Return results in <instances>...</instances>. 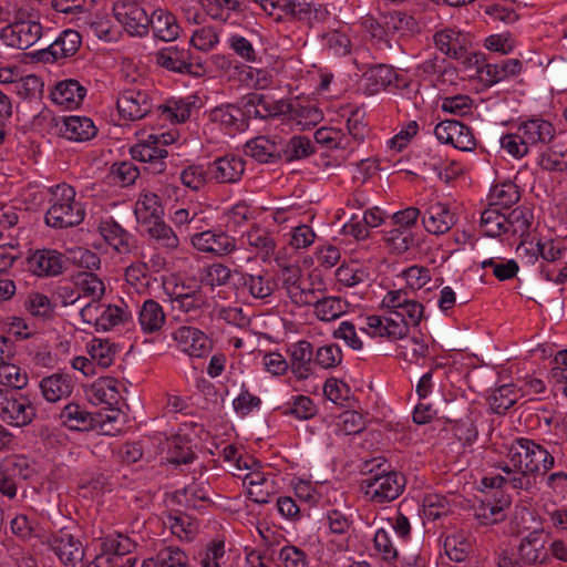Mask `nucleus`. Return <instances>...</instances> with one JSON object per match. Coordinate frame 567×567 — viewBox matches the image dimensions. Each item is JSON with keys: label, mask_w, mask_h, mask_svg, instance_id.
Returning a JSON list of instances; mask_svg holds the SVG:
<instances>
[{"label": "nucleus", "mask_w": 567, "mask_h": 567, "mask_svg": "<svg viewBox=\"0 0 567 567\" xmlns=\"http://www.w3.org/2000/svg\"><path fill=\"white\" fill-rule=\"evenodd\" d=\"M563 456V443L548 441L543 445L528 437H517L506 447V458L495 464L499 472L484 476L482 485L530 493L538 476L551 471Z\"/></svg>", "instance_id": "f257e3e1"}, {"label": "nucleus", "mask_w": 567, "mask_h": 567, "mask_svg": "<svg viewBox=\"0 0 567 567\" xmlns=\"http://www.w3.org/2000/svg\"><path fill=\"white\" fill-rule=\"evenodd\" d=\"M384 316L372 315L365 318L360 331L372 338L389 341L404 340L411 328L420 326L424 318V306L411 297L406 289L390 290L381 301Z\"/></svg>", "instance_id": "f03ea898"}, {"label": "nucleus", "mask_w": 567, "mask_h": 567, "mask_svg": "<svg viewBox=\"0 0 567 567\" xmlns=\"http://www.w3.org/2000/svg\"><path fill=\"white\" fill-rule=\"evenodd\" d=\"M534 220L533 212L525 206L514 208L507 215L489 206L481 214L480 227L487 237H503L504 241L514 244L529 234Z\"/></svg>", "instance_id": "7ed1b4c3"}, {"label": "nucleus", "mask_w": 567, "mask_h": 567, "mask_svg": "<svg viewBox=\"0 0 567 567\" xmlns=\"http://www.w3.org/2000/svg\"><path fill=\"white\" fill-rule=\"evenodd\" d=\"M49 208L44 215L47 226L54 229H66L80 225L85 218L83 204L76 200V190L66 183L48 188Z\"/></svg>", "instance_id": "20e7f679"}, {"label": "nucleus", "mask_w": 567, "mask_h": 567, "mask_svg": "<svg viewBox=\"0 0 567 567\" xmlns=\"http://www.w3.org/2000/svg\"><path fill=\"white\" fill-rule=\"evenodd\" d=\"M43 27L37 14L24 7L14 10L12 21L2 28L0 38L8 47L27 50L39 42Z\"/></svg>", "instance_id": "39448f33"}, {"label": "nucleus", "mask_w": 567, "mask_h": 567, "mask_svg": "<svg viewBox=\"0 0 567 567\" xmlns=\"http://www.w3.org/2000/svg\"><path fill=\"white\" fill-rule=\"evenodd\" d=\"M435 48L450 59L463 61L467 64H480L484 61L481 52H471L473 35L456 27H445L433 35Z\"/></svg>", "instance_id": "423d86ee"}, {"label": "nucleus", "mask_w": 567, "mask_h": 567, "mask_svg": "<svg viewBox=\"0 0 567 567\" xmlns=\"http://www.w3.org/2000/svg\"><path fill=\"white\" fill-rule=\"evenodd\" d=\"M405 486L403 475L381 468L378 465L377 471L372 468L365 478L361 482V489L365 497L374 504H384L398 498Z\"/></svg>", "instance_id": "0eeeda50"}, {"label": "nucleus", "mask_w": 567, "mask_h": 567, "mask_svg": "<svg viewBox=\"0 0 567 567\" xmlns=\"http://www.w3.org/2000/svg\"><path fill=\"white\" fill-rule=\"evenodd\" d=\"M35 408L30 400L8 389H0V420L9 425L22 427L32 422Z\"/></svg>", "instance_id": "6e6552de"}, {"label": "nucleus", "mask_w": 567, "mask_h": 567, "mask_svg": "<svg viewBox=\"0 0 567 567\" xmlns=\"http://www.w3.org/2000/svg\"><path fill=\"white\" fill-rule=\"evenodd\" d=\"M153 106L152 92L137 86L121 91L116 101L120 116L132 122L144 118L152 111Z\"/></svg>", "instance_id": "1a4fd4ad"}, {"label": "nucleus", "mask_w": 567, "mask_h": 567, "mask_svg": "<svg viewBox=\"0 0 567 567\" xmlns=\"http://www.w3.org/2000/svg\"><path fill=\"white\" fill-rule=\"evenodd\" d=\"M422 223L425 230L433 235L446 234L455 224L456 215L447 203L429 198L422 205Z\"/></svg>", "instance_id": "9d476101"}, {"label": "nucleus", "mask_w": 567, "mask_h": 567, "mask_svg": "<svg viewBox=\"0 0 567 567\" xmlns=\"http://www.w3.org/2000/svg\"><path fill=\"white\" fill-rule=\"evenodd\" d=\"M433 132L440 143L450 144L461 152L476 150L477 142L473 130L460 121H442L435 125Z\"/></svg>", "instance_id": "9b49d317"}, {"label": "nucleus", "mask_w": 567, "mask_h": 567, "mask_svg": "<svg viewBox=\"0 0 567 567\" xmlns=\"http://www.w3.org/2000/svg\"><path fill=\"white\" fill-rule=\"evenodd\" d=\"M364 92L368 95L378 94L381 91L394 92L406 86L402 76L388 64L370 66L363 74Z\"/></svg>", "instance_id": "f8f14e48"}, {"label": "nucleus", "mask_w": 567, "mask_h": 567, "mask_svg": "<svg viewBox=\"0 0 567 567\" xmlns=\"http://www.w3.org/2000/svg\"><path fill=\"white\" fill-rule=\"evenodd\" d=\"M113 12L128 34L142 38L148 33L151 17L135 2L116 1Z\"/></svg>", "instance_id": "ddd939ff"}, {"label": "nucleus", "mask_w": 567, "mask_h": 567, "mask_svg": "<svg viewBox=\"0 0 567 567\" xmlns=\"http://www.w3.org/2000/svg\"><path fill=\"white\" fill-rule=\"evenodd\" d=\"M172 305L178 311V318L187 322H197L207 312L209 305L207 297L200 289L188 292L174 293Z\"/></svg>", "instance_id": "4468645a"}, {"label": "nucleus", "mask_w": 567, "mask_h": 567, "mask_svg": "<svg viewBox=\"0 0 567 567\" xmlns=\"http://www.w3.org/2000/svg\"><path fill=\"white\" fill-rule=\"evenodd\" d=\"M192 246L206 254L227 256L236 250V240L225 231L204 230L190 236Z\"/></svg>", "instance_id": "2eb2a0df"}, {"label": "nucleus", "mask_w": 567, "mask_h": 567, "mask_svg": "<svg viewBox=\"0 0 567 567\" xmlns=\"http://www.w3.org/2000/svg\"><path fill=\"white\" fill-rule=\"evenodd\" d=\"M210 181L217 184H236L241 181L246 162L234 154H227L208 163Z\"/></svg>", "instance_id": "dca6fc26"}, {"label": "nucleus", "mask_w": 567, "mask_h": 567, "mask_svg": "<svg viewBox=\"0 0 567 567\" xmlns=\"http://www.w3.org/2000/svg\"><path fill=\"white\" fill-rule=\"evenodd\" d=\"M172 338L181 351L193 358L205 357L212 348L208 337L195 327L182 326L172 333Z\"/></svg>", "instance_id": "f3484780"}, {"label": "nucleus", "mask_w": 567, "mask_h": 567, "mask_svg": "<svg viewBox=\"0 0 567 567\" xmlns=\"http://www.w3.org/2000/svg\"><path fill=\"white\" fill-rule=\"evenodd\" d=\"M66 260L60 251L44 248L35 250L28 258V266L38 277H55L65 269Z\"/></svg>", "instance_id": "a211bd4d"}, {"label": "nucleus", "mask_w": 567, "mask_h": 567, "mask_svg": "<svg viewBox=\"0 0 567 567\" xmlns=\"http://www.w3.org/2000/svg\"><path fill=\"white\" fill-rule=\"evenodd\" d=\"M208 118L229 135L245 132L248 128L245 111L234 103H226L212 109Z\"/></svg>", "instance_id": "6ab92c4d"}, {"label": "nucleus", "mask_w": 567, "mask_h": 567, "mask_svg": "<svg viewBox=\"0 0 567 567\" xmlns=\"http://www.w3.org/2000/svg\"><path fill=\"white\" fill-rule=\"evenodd\" d=\"M82 44L81 34L73 29L63 30L45 49L40 51L44 62H56L73 56Z\"/></svg>", "instance_id": "aec40b11"}, {"label": "nucleus", "mask_w": 567, "mask_h": 567, "mask_svg": "<svg viewBox=\"0 0 567 567\" xmlns=\"http://www.w3.org/2000/svg\"><path fill=\"white\" fill-rule=\"evenodd\" d=\"M477 65V74L487 86L518 76L523 72V62L518 59H506L498 63Z\"/></svg>", "instance_id": "412c9836"}, {"label": "nucleus", "mask_w": 567, "mask_h": 567, "mask_svg": "<svg viewBox=\"0 0 567 567\" xmlns=\"http://www.w3.org/2000/svg\"><path fill=\"white\" fill-rule=\"evenodd\" d=\"M241 241L264 262L271 259L277 247L274 234L258 225H255L245 231L241 236Z\"/></svg>", "instance_id": "4be33fe9"}, {"label": "nucleus", "mask_w": 567, "mask_h": 567, "mask_svg": "<svg viewBox=\"0 0 567 567\" xmlns=\"http://www.w3.org/2000/svg\"><path fill=\"white\" fill-rule=\"evenodd\" d=\"M133 159L147 164L146 169L152 174H161L166 169L165 158L168 155L166 148L151 143V136L130 148Z\"/></svg>", "instance_id": "5701e85b"}, {"label": "nucleus", "mask_w": 567, "mask_h": 567, "mask_svg": "<svg viewBox=\"0 0 567 567\" xmlns=\"http://www.w3.org/2000/svg\"><path fill=\"white\" fill-rule=\"evenodd\" d=\"M156 63L167 71L187 74L194 68L193 55L188 49L171 45L161 49L155 54Z\"/></svg>", "instance_id": "b1692460"}, {"label": "nucleus", "mask_w": 567, "mask_h": 567, "mask_svg": "<svg viewBox=\"0 0 567 567\" xmlns=\"http://www.w3.org/2000/svg\"><path fill=\"white\" fill-rule=\"evenodd\" d=\"M85 95L86 89L74 79L58 82L50 94L52 102L65 110L78 109Z\"/></svg>", "instance_id": "393cba45"}, {"label": "nucleus", "mask_w": 567, "mask_h": 567, "mask_svg": "<svg viewBox=\"0 0 567 567\" xmlns=\"http://www.w3.org/2000/svg\"><path fill=\"white\" fill-rule=\"evenodd\" d=\"M39 389L47 402L55 403L72 394L74 382L71 375L56 372L44 377L39 382Z\"/></svg>", "instance_id": "a878e982"}, {"label": "nucleus", "mask_w": 567, "mask_h": 567, "mask_svg": "<svg viewBox=\"0 0 567 567\" xmlns=\"http://www.w3.org/2000/svg\"><path fill=\"white\" fill-rule=\"evenodd\" d=\"M202 107V100L196 93L188 94L182 97L168 99L165 104L158 105V110L167 118L177 123L186 122L193 111Z\"/></svg>", "instance_id": "bb28decb"}, {"label": "nucleus", "mask_w": 567, "mask_h": 567, "mask_svg": "<svg viewBox=\"0 0 567 567\" xmlns=\"http://www.w3.org/2000/svg\"><path fill=\"white\" fill-rule=\"evenodd\" d=\"M99 231L104 240L118 254H127L134 245V237L112 217L100 221Z\"/></svg>", "instance_id": "cd10ccee"}, {"label": "nucleus", "mask_w": 567, "mask_h": 567, "mask_svg": "<svg viewBox=\"0 0 567 567\" xmlns=\"http://www.w3.org/2000/svg\"><path fill=\"white\" fill-rule=\"evenodd\" d=\"M51 549L64 565L74 566L84 556L82 543L69 533L55 535L51 542Z\"/></svg>", "instance_id": "c85d7f7f"}, {"label": "nucleus", "mask_w": 567, "mask_h": 567, "mask_svg": "<svg viewBox=\"0 0 567 567\" xmlns=\"http://www.w3.org/2000/svg\"><path fill=\"white\" fill-rule=\"evenodd\" d=\"M241 110L245 111L246 123L249 124L250 118L266 120L280 114L281 106L264 94L250 93L241 99Z\"/></svg>", "instance_id": "c756f323"}, {"label": "nucleus", "mask_w": 567, "mask_h": 567, "mask_svg": "<svg viewBox=\"0 0 567 567\" xmlns=\"http://www.w3.org/2000/svg\"><path fill=\"white\" fill-rule=\"evenodd\" d=\"M313 347L309 341L300 340L291 346L290 368L297 380H307L313 373Z\"/></svg>", "instance_id": "7c9ffc66"}, {"label": "nucleus", "mask_w": 567, "mask_h": 567, "mask_svg": "<svg viewBox=\"0 0 567 567\" xmlns=\"http://www.w3.org/2000/svg\"><path fill=\"white\" fill-rule=\"evenodd\" d=\"M150 27L152 28L153 35L165 42L176 40L182 31L176 17L164 9H156L152 12Z\"/></svg>", "instance_id": "2f4dec72"}, {"label": "nucleus", "mask_w": 567, "mask_h": 567, "mask_svg": "<svg viewBox=\"0 0 567 567\" xmlns=\"http://www.w3.org/2000/svg\"><path fill=\"white\" fill-rule=\"evenodd\" d=\"M97 128L93 121L86 116H66L62 121L60 134L66 140L74 142H85L93 138Z\"/></svg>", "instance_id": "473e14b6"}, {"label": "nucleus", "mask_w": 567, "mask_h": 567, "mask_svg": "<svg viewBox=\"0 0 567 567\" xmlns=\"http://www.w3.org/2000/svg\"><path fill=\"white\" fill-rule=\"evenodd\" d=\"M134 214L141 227L158 220L164 215V208L157 194L143 190L134 207Z\"/></svg>", "instance_id": "72a5a7b5"}, {"label": "nucleus", "mask_w": 567, "mask_h": 567, "mask_svg": "<svg viewBox=\"0 0 567 567\" xmlns=\"http://www.w3.org/2000/svg\"><path fill=\"white\" fill-rule=\"evenodd\" d=\"M517 127L530 147L549 143L555 134L553 124L540 117H532L522 122Z\"/></svg>", "instance_id": "f704fd0d"}, {"label": "nucleus", "mask_w": 567, "mask_h": 567, "mask_svg": "<svg viewBox=\"0 0 567 567\" xmlns=\"http://www.w3.org/2000/svg\"><path fill=\"white\" fill-rule=\"evenodd\" d=\"M240 286L254 299H266L274 293L276 288L274 278L267 270L259 274H241Z\"/></svg>", "instance_id": "c9c22d12"}, {"label": "nucleus", "mask_w": 567, "mask_h": 567, "mask_svg": "<svg viewBox=\"0 0 567 567\" xmlns=\"http://www.w3.org/2000/svg\"><path fill=\"white\" fill-rule=\"evenodd\" d=\"M245 154L259 163H274L281 158L280 145L267 136H257L245 144Z\"/></svg>", "instance_id": "e433bc0d"}, {"label": "nucleus", "mask_w": 567, "mask_h": 567, "mask_svg": "<svg viewBox=\"0 0 567 567\" xmlns=\"http://www.w3.org/2000/svg\"><path fill=\"white\" fill-rule=\"evenodd\" d=\"M511 502L493 503L491 501H480L473 506L474 518L477 526L489 527L502 523L506 518V509Z\"/></svg>", "instance_id": "4c0bfd02"}, {"label": "nucleus", "mask_w": 567, "mask_h": 567, "mask_svg": "<svg viewBox=\"0 0 567 567\" xmlns=\"http://www.w3.org/2000/svg\"><path fill=\"white\" fill-rule=\"evenodd\" d=\"M90 400L94 404H105L115 408L121 400L118 382L113 378H100L90 388Z\"/></svg>", "instance_id": "58836bf2"}, {"label": "nucleus", "mask_w": 567, "mask_h": 567, "mask_svg": "<svg viewBox=\"0 0 567 567\" xmlns=\"http://www.w3.org/2000/svg\"><path fill=\"white\" fill-rule=\"evenodd\" d=\"M63 425L72 431H90L96 427V419L82 406L70 403L60 413Z\"/></svg>", "instance_id": "ea45409f"}, {"label": "nucleus", "mask_w": 567, "mask_h": 567, "mask_svg": "<svg viewBox=\"0 0 567 567\" xmlns=\"http://www.w3.org/2000/svg\"><path fill=\"white\" fill-rule=\"evenodd\" d=\"M166 322L163 307L153 299L145 300L138 311V323L144 333L158 332Z\"/></svg>", "instance_id": "a19ab883"}, {"label": "nucleus", "mask_w": 567, "mask_h": 567, "mask_svg": "<svg viewBox=\"0 0 567 567\" xmlns=\"http://www.w3.org/2000/svg\"><path fill=\"white\" fill-rule=\"evenodd\" d=\"M542 533L533 530L522 538L518 545V556L524 564H543L547 559V551L540 539Z\"/></svg>", "instance_id": "79ce46f5"}, {"label": "nucleus", "mask_w": 567, "mask_h": 567, "mask_svg": "<svg viewBox=\"0 0 567 567\" xmlns=\"http://www.w3.org/2000/svg\"><path fill=\"white\" fill-rule=\"evenodd\" d=\"M312 307L317 319L324 322L333 321L347 311V303L340 297H323L320 293Z\"/></svg>", "instance_id": "37998d69"}, {"label": "nucleus", "mask_w": 567, "mask_h": 567, "mask_svg": "<svg viewBox=\"0 0 567 567\" xmlns=\"http://www.w3.org/2000/svg\"><path fill=\"white\" fill-rule=\"evenodd\" d=\"M520 198L518 186L508 181L492 186L488 194L489 206L496 208H509Z\"/></svg>", "instance_id": "c03bdc74"}, {"label": "nucleus", "mask_w": 567, "mask_h": 567, "mask_svg": "<svg viewBox=\"0 0 567 567\" xmlns=\"http://www.w3.org/2000/svg\"><path fill=\"white\" fill-rule=\"evenodd\" d=\"M74 286L79 289L81 297L101 300L105 292V285L99 276L92 271H79L72 277Z\"/></svg>", "instance_id": "a18cd8bd"}, {"label": "nucleus", "mask_w": 567, "mask_h": 567, "mask_svg": "<svg viewBox=\"0 0 567 567\" xmlns=\"http://www.w3.org/2000/svg\"><path fill=\"white\" fill-rule=\"evenodd\" d=\"M146 234L157 243L161 247L175 250L179 246V238L173 228L163 220V217L158 220L152 221L150 225L143 227Z\"/></svg>", "instance_id": "49530a36"}, {"label": "nucleus", "mask_w": 567, "mask_h": 567, "mask_svg": "<svg viewBox=\"0 0 567 567\" xmlns=\"http://www.w3.org/2000/svg\"><path fill=\"white\" fill-rule=\"evenodd\" d=\"M0 473L20 484L32 476L33 468L25 456L11 455L0 464Z\"/></svg>", "instance_id": "de8ad7c7"}, {"label": "nucleus", "mask_w": 567, "mask_h": 567, "mask_svg": "<svg viewBox=\"0 0 567 567\" xmlns=\"http://www.w3.org/2000/svg\"><path fill=\"white\" fill-rule=\"evenodd\" d=\"M539 166L548 172L567 171V145L553 144L547 147L538 157Z\"/></svg>", "instance_id": "09e8293b"}, {"label": "nucleus", "mask_w": 567, "mask_h": 567, "mask_svg": "<svg viewBox=\"0 0 567 567\" xmlns=\"http://www.w3.org/2000/svg\"><path fill=\"white\" fill-rule=\"evenodd\" d=\"M209 485L205 482H193L185 486L183 491L176 493L179 504L188 508H197L200 503L209 501Z\"/></svg>", "instance_id": "8fccbe9b"}, {"label": "nucleus", "mask_w": 567, "mask_h": 567, "mask_svg": "<svg viewBox=\"0 0 567 567\" xmlns=\"http://www.w3.org/2000/svg\"><path fill=\"white\" fill-rule=\"evenodd\" d=\"M518 398L516 385L504 384L492 392L488 403L493 412L503 414L517 402Z\"/></svg>", "instance_id": "3c124183"}, {"label": "nucleus", "mask_w": 567, "mask_h": 567, "mask_svg": "<svg viewBox=\"0 0 567 567\" xmlns=\"http://www.w3.org/2000/svg\"><path fill=\"white\" fill-rule=\"evenodd\" d=\"M282 414L291 415L298 420H309L317 414V405L307 395H295L280 406Z\"/></svg>", "instance_id": "603ef678"}, {"label": "nucleus", "mask_w": 567, "mask_h": 567, "mask_svg": "<svg viewBox=\"0 0 567 567\" xmlns=\"http://www.w3.org/2000/svg\"><path fill=\"white\" fill-rule=\"evenodd\" d=\"M280 150L286 162L306 158L315 152L311 141L302 135L292 136L285 146L280 145Z\"/></svg>", "instance_id": "864d4df0"}, {"label": "nucleus", "mask_w": 567, "mask_h": 567, "mask_svg": "<svg viewBox=\"0 0 567 567\" xmlns=\"http://www.w3.org/2000/svg\"><path fill=\"white\" fill-rule=\"evenodd\" d=\"M179 179L186 188L199 192L210 181L208 167L202 164L188 165L181 172Z\"/></svg>", "instance_id": "5fc2aeb1"}, {"label": "nucleus", "mask_w": 567, "mask_h": 567, "mask_svg": "<svg viewBox=\"0 0 567 567\" xmlns=\"http://www.w3.org/2000/svg\"><path fill=\"white\" fill-rule=\"evenodd\" d=\"M87 353L101 368H109L115 358L116 349L109 340L94 338L87 343Z\"/></svg>", "instance_id": "6e6d98bb"}, {"label": "nucleus", "mask_w": 567, "mask_h": 567, "mask_svg": "<svg viewBox=\"0 0 567 567\" xmlns=\"http://www.w3.org/2000/svg\"><path fill=\"white\" fill-rule=\"evenodd\" d=\"M315 141L329 150H347L350 147V137L340 128L320 127L315 132Z\"/></svg>", "instance_id": "4d7b16f0"}, {"label": "nucleus", "mask_w": 567, "mask_h": 567, "mask_svg": "<svg viewBox=\"0 0 567 567\" xmlns=\"http://www.w3.org/2000/svg\"><path fill=\"white\" fill-rule=\"evenodd\" d=\"M167 524L169 525L172 534L181 540H192L198 530L197 522L184 513L169 515L167 517Z\"/></svg>", "instance_id": "13d9d810"}, {"label": "nucleus", "mask_w": 567, "mask_h": 567, "mask_svg": "<svg viewBox=\"0 0 567 567\" xmlns=\"http://www.w3.org/2000/svg\"><path fill=\"white\" fill-rule=\"evenodd\" d=\"M313 363L321 369H334L341 364L343 353L337 343H328L320 346L313 351Z\"/></svg>", "instance_id": "bf43d9fd"}, {"label": "nucleus", "mask_w": 567, "mask_h": 567, "mask_svg": "<svg viewBox=\"0 0 567 567\" xmlns=\"http://www.w3.org/2000/svg\"><path fill=\"white\" fill-rule=\"evenodd\" d=\"M321 42L324 49L331 54L343 56L351 51V41L342 30H331L321 35Z\"/></svg>", "instance_id": "052dcab7"}, {"label": "nucleus", "mask_w": 567, "mask_h": 567, "mask_svg": "<svg viewBox=\"0 0 567 567\" xmlns=\"http://www.w3.org/2000/svg\"><path fill=\"white\" fill-rule=\"evenodd\" d=\"M400 349V355L411 363H419L429 355V344L421 333L406 339Z\"/></svg>", "instance_id": "680f3d73"}, {"label": "nucleus", "mask_w": 567, "mask_h": 567, "mask_svg": "<svg viewBox=\"0 0 567 567\" xmlns=\"http://www.w3.org/2000/svg\"><path fill=\"white\" fill-rule=\"evenodd\" d=\"M101 310L102 315L96 329L97 331H109L131 318V313L127 309L116 305H103V309Z\"/></svg>", "instance_id": "e2e57ef3"}, {"label": "nucleus", "mask_w": 567, "mask_h": 567, "mask_svg": "<svg viewBox=\"0 0 567 567\" xmlns=\"http://www.w3.org/2000/svg\"><path fill=\"white\" fill-rule=\"evenodd\" d=\"M138 176L140 169L132 162H117L111 166L110 177L113 183L121 187H126L134 184Z\"/></svg>", "instance_id": "0e129e2a"}, {"label": "nucleus", "mask_w": 567, "mask_h": 567, "mask_svg": "<svg viewBox=\"0 0 567 567\" xmlns=\"http://www.w3.org/2000/svg\"><path fill=\"white\" fill-rule=\"evenodd\" d=\"M373 547L386 563H394L399 557V550L391 538V533L383 527L377 529Z\"/></svg>", "instance_id": "69168bd1"}, {"label": "nucleus", "mask_w": 567, "mask_h": 567, "mask_svg": "<svg viewBox=\"0 0 567 567\" xmlns=\"http://www.w3.org/2000/svg\"><path fill=\"white\" fill-rule=\"evenodd\" d=\"M158 567H189L188 556L184 550L175 546L159 549L154 558Z\"/></svg>", "instance_id": "338daca9"}, {"label": "nucleus", "mask_w": 567, "mask_h": 567, "mask_svg": "<svg viewBox=\"0 0 567 567\" xmlns=\"http://www.w3.org/2000/svg\"><path fill=\"white\" fill-rule=\"evenodd\" d=\"M278 559L281 567H309V556L295 545H286L280 548Z\"/></svg>", "instance_id": "774afa93"}]
</instances>
